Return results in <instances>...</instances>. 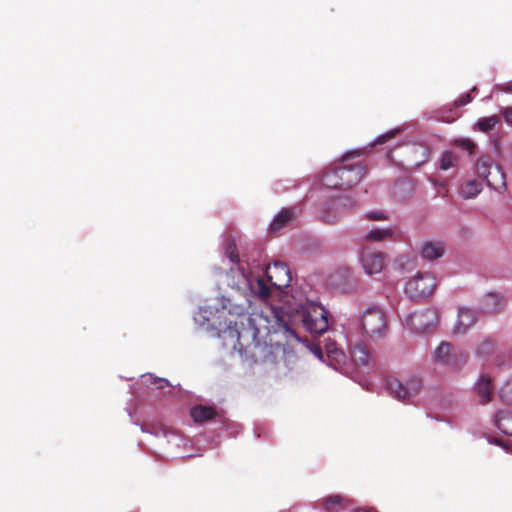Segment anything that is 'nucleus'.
Instances as JSON below:
<instances>
[{"label": "nucleus", "instance_id": "nucleus-7", "mask_svg": "<svg viewBox=\"0 0 512 512\" xmlns=\"http://www.w3.org/2000/svg\"><path fill=\"white\" fill-rule=\"evenodd\" d=\"M475 171L478 176L486 180L489 187L495 190H500L506 185L503 171L494 164L490 155H483L477 160Z\"/></svg>", "mask_w": 512, "mask_h": 512}, {"label": "nucleus", "instance_id": "nucleus-20", "mask_svg": "<svg viewBox=\"0 0 512 512\" xmlns=\"http://www.w3.org/2000/svg\"><path fill=\"white\" fill-rule=\"evenodd\" d=\"M482 188V182L475 179L468 180L467 182L461 185L459 189V194L464 199H472L475 198L482 191Z\"/></svg>", "mask_w": 512, "mask_h": 512}, {"label": "nucleus", "instance_id": "nucleus-13", "mask_svg": "<svg viewBox=\"0 0 512 512\" xmlns=\"http://www.w3.org/2000/svg\"><path fill=\"white\" fill-rule=\"evenodd\" d=\"M473 389L481 404L486 405L492 401L494 385L490 375L481 374L475 382Z\"/></svg>", "mask_w": 512, "mask_h": 512}, {"label": "nucleus", "instance_id": "nucleus-5", "mask_svg": "<svg viewBox=\"0 0 512 512\" xmlns=\"http://www.w3.org/2000/svg\"><path fill=\"white\" fill-rule=\"evenodd\" d=\"M360 324L364 335L372 340L382 339L387 331L386 315L378 307L367 309L360 319Z\"/></svg>", "mask_w": 512, "mask_h": 512}, {"label": "nucleus", "instance_id": "nucleus-15", "mask_svg": "<svg viewBox=\"0 0 512 512\" xmlns=\"http://www.w3.org/2000/svg\"><path fill=\"white\" fill-rule=\"evenodd\" d=\"M298 210L296 207L283 208L272 220L270 230L277 233L289 225L297 216Z\"/></svg>", "mask_w": 512, "mask_h": 512}, {"label": "nucleus", "instance_id": "nucleus-8", "mask_svg": "<svg viewBox=\"0 0 512 512\" xmlns=\"http://www.w3.org/2000/svg\"><path fill=\"white\" fill-rule=\"evenodd\" d=\"M387 389L397 400L409 402L421 391L422 382L418 378H412L404 384L397 378H389L387 379Z\"/></svg>", "mask_w": 512, "mask_h": 512}, {"label": "nucleus", "instance_id": "nucleus-6", "mask_svg": "<svg viewBox=\"0 0 512 512\" xmlns=\"http://www.w3.org/2000/svg\"><path fill=\"white\" fill-rule=\"evenodd\" d=\"M436 286V278L432 273L420 272L406 283L405 293L410 299L421 301L429 298Z\"/></svg>", "mask_w": 512, "mask_h": 512}, {"label": "nucleus", "instance_id": "nucleus-18", "mask_svg": "<svg viewBox=\"0 0 512 512\" xmlns=\"http://www.w3.org/2000/svg\"><path fill=\"white\" fill-rule=\"evenodd\" d=\"M444 254V245L438 241H426L421 248V255L424 259L435 260Z\"/></svg>", "mask_w": 512, "mask_h": 512}, {"label": "nucleus", "instance_id": "nucleus-28", "mask_svg": "<svg viewBox=\"0 0 512 512\" xmlns=\"http://www.w3.org/2000/svg\"><path fill=\"white\" fill-rule=\"evenodd\" d=\"M212 314H213V313H212V311L208 310L207 308H205V309H202V308H201V309L196 313V315H195L194 319H195V321H196L199 325L204 326L205 324H208V325H210V326H212V327H215V328H217V329H219V330L221 331V330H222V328H221V327H217V326H216V322H215V321H213V320L210 318V316H212Z\"/></svg>", "mask_w": 512, "mask_h": 512}, {"label": "nucleus", "instance_id": "nucleus-19", "mask_svg": "<svg viewBox=\"0 0 512 512\" xmlns=\"http://www.w3.org/2000/svg\"><path fill=\"white\" fill-rule=\"evenodd\" d=\"M395 237V231L390 227L380 228L374 227L369 230L365 235L364 239L372 242H381L384 240H391Z\"/></svg>", "mask_w": 512, "mask_h": 512}, {"label": "nucleus", "instance_id": "nucleus-17", "mask_svg": "<svg viewBox=\"0 0 512 512\" xmlns=\"http://www.w3.org/2000/svg\"><path fill=\"white\" fill-rule=\"evenodd\" d=\"M476 314L470 308H460L458 320L455 325V332L463 334L476 322Z\"/></svg>", "mask_w": 512, "mask_h": 512}, {"label": "nucleus", "instance_id": "nucleus-3", "mask_svg": "<svg viewBox=\"0 0 512 512\" xmlns=\"http://www.w3.org/2000/svg\"><path fill=\"white\" fill-rule=\"evenodd\" d=\"M304 327L314 334H322L328 330V311L320 304L307 302L298 311Z\"/></svg>", "mask_w": 512, "mask_h": 512}, {"label": "nucleus", "instance_id": "nucleus-29", "mask_svg": "<svg viewBox=\"0 0 512 512\" xmlns=\"http://www.w3.org/2000/svg\"><path fill=\"white\" fill-rule=\"evenodd\" d=\"M499 123V118L498 116L496 115H493V116H490V117H484V118H480L478 121H477V127L479 128V130H481L482 132H489L491 131L496 124Z\"/></svg>", "mask_w": 512, "mask_h": 512}, {"label": "nucleus", "instance_id": "nucleus-26", "mask_svg": "<svg viewBox=\"0 0 512 512\" xmlns=\"http://www.w3.org/2000/svg\"><path fill=\"white\" fill-rule=\"evenodd\" d=\"M498 396L502 402L506 404H512V374L500 387Z\"/></svg>", "mask_w": 512, "mask_h": 512}, {"label": "nucleus", "instance_id": "nucleus-14", "mask_svg": "<svg viewBox=\"0 0 512 512\" xmlns=\"http://www.w3.org/2000/svg\"><path fill=\"white\" fill-rule=\"evenodd\" d=\"M437 321L438 311L434 308H427L412 315V324L415 328L423 331L435 326Z\"/></svg>", "mask_w": 512, "mask_h": 512}, {"label": "nucleus", "instance_id": "nucleus-1", "mask_svg": "<svg viewBox=\"0 0 512 512\" xmlns=\"http://www.w3.org/2000/svg\"><path fill=\"white\" fill-rule=\"evenodd\" d=\"M247 320L248 328L245 332L251 336L254 349L280 346L281 341L274 340L273 335H281L286 340L290 338L300 340L295 331L288 326L280 307L266 306L260 311L251 313Z\"/></svg>", "mask_w": 512, "mask_h": 512}, {"label": "nucleus", "instance_id": "nucleus-32", "mask_svg": "<svg viewBox=\"0 0 512 512\" xmlns=\"http://www.w3.org/2000/svg\"><path fill=\"white\" fill-rule=\"evenodd\" d=\"M400 131L401 130L399 128H395V129H392V130L386 132L385 134L378 136L375 139V141L372 143V146L382 145V144L386 143L389 139L394 138L398 133H400Z\"/></svg>", "mask_w": 512, "mask_h": 512}, {"label": "nucleus", "instance_id": "nucleus-2", "mask_svg": "<svg viewBox=\"0 0 512 512\" xmlns=\"http://www.w3.org/2000/svg\"><path fill=\"white\" fill-rule=\"evenodd\" d=\"M365 175V169L361 164L349 167H339L323 176L322 182L328 188L351 187L360 182Z\"/></svg>", "mask_w": 512, "mask_h": 512}, {"label": "nucleus", "instance_id": "nucleus-43", "mask_svg": "<svg viewBox=\"0 0 512 512\" xmlns=\"http://www.w3.org/2000/svg\"><path fill=\"white\" fill-rule=\"evenodd\" d=\"M327 350H328V353L335 355V358H337V356H342V353L340 351H338L337 349H332V348L328 347Z\"/></svg>", "mask_w": 512, "mask_h": 512}, {"label": "nucleus", "instance_id": "nucleus-35", "mask_svg": "<svg viewBox=\"0 0 512 512\" xmlns=\"http://www.w3.org/2000/svg\"><path fill=\"white\" fill-rule=\"evenodd\" d=\"M365 218L371 221H384L387 219V215L380 211L368 212Z\"/></svg>", "mask_w": 512, "mask_h": 512}, {"label": "nucleus", "instance_id": "nucleus-27", "mask_svg": "<svg viewBox=\"0 0 512 512\" xmlns=\"http://www.w3.org/2000/svg\"><path fill=\"white\" fill-rule=\"evenodd\" d=\"M459 158L456 153L452 151H446L442 154L440 159V169L449 170L457 166Z\"/></svg>", "mask_w": 512, "mask_h": 512}, {"label": "nucleus", "instance_id": "nucleus-36", "mask_svg": "<svg viewBox=\"0 0 512 512\" xmlns=\"http://www.w3.org/2000/svg\"><path fill=\"white\" fill-rule=\"evenodd\" d=\"M456 144L461 146L462 148L468 150L469 153H472L473 149L475 147L474 143L472 141H470L469 139L457 140Z\"/></svg>", "mask_w": 512, "mask_h": 512}, {"label": "nucleus", "instance_id": "nucleus-34", "mask_svg": "<svg viewBox=\"0 0 512 512\" xmlns=\"http://www.w3.org/2000/svg\"><path fill=\"white\" fill-rule=\"evenodd\" d=\"M225 254L229 258L230 262L236 263L238 261V253L236 244L233 241H228L225 247Z\"/></svg>", "mask_w": 512, "mask_h": 512}, {"label": "nucleus", "instance_id": "nucleus-39", "mask_svg": "<svg viewBox=\"0 0 512 512\" xmlns=\"http://www.w3.org/2000/svg\"><path fill=\"white\" fill-rule=\"evenodd\" d=\"M490 444H496L498 446H501L506 451H512L511 447L509 446V443H504L503 441L493 438L488 441Z\"/></svg>", "mask_w": 512, "mask_h": 512}, {"label": "nucleus", "instance_id": "nucleus-10", "mask_svg": "<svg viewBox=\"0 0 512 512\" xmlns=\"http://www.w3.org/2000/svg\"><path fill=\"white\" fill-rule=\"evenodd\" d=\"M360 263L368 275L378 274L386 263V255L380 251L365 247L360 252Z\"/></svg>", "mask_w": 512, "mask_h": 512}, {"label": "nucleus", "instance_id": "nucleus-9", "mask_svg": "<svg viewBox=\"0 0 512 512\" xmlns=\"http://www.w3.org/2000/svg\"><path fill=\"white\" fill-rule=\"evenodd\" d=\"M356 206V201L348 195L333 197L325 204L323 219L327 223H335Z\"/></svg>", "mask_w": 512, "mask_h": 512}, {"label": "nucleus", "instance_id": "nucleus-4", "mask_svg": "<svg viewBox=\"0 0 512 512\" xmlns=\"http://www.w3.org/2000/svg\"><path fill=\"white\" fill-rule=\"evenodd\" d=\"M469 355L453 348L448 342H442L433 353L435 365L444 367L450 371H459L467 363Z\"/></svg>", "mask_w": 512, "mask_h": 512}, {"label": "nucleus", "instance_id": "nucleus-31", "mask_svg": "<svg viewBox=\"0 0 512 512\" xmlns=\"http://www.w3.org/2000/svg\"><path fill=\"white\" fill-rule=\"evenodd\" d=\"M342 505V498L338 495L330 496L325 500L326 512H337Z\"/></svg>", "mask_w": 512, "mask_h": 512}, {"label": "nucleus", "instance_id": "nucleus-23", "mask_svg": "<svg viewBox=\"0 0 512 512\" xmlns=\"http://www.w3.org/2000/svg\"><path fill=\"white\" fill-rule=\"evenodd\" d=\"M495 350L496 346L492 340L483 339L476 345L475 355L482 360H486L494 354Z\"/></svg>", "mask_w": 512, "mask_h": 512}, {"label": "nucleus", "instance_id": "nucleus-30", "mask_svg": "<svg viewBox=\"0 0 512 512\" xmlns=\"http://www.w3.org/2000/svg\"><path fill=\"white\" fill-rule=\"evenodd\" d=\"M143 378H144V383L147 386H154L157 389H163L169 385V381L167 379L157 378V377L153 376L152 374L145 375V376H143Z\"/></svg>", "mask_w": 512, "mask_h": 512}, {"label": "nucleus", "instance_id": "nucleus-44", "mask_svg": "<svg viewBox=\"0 0 512 512\" xmlns=\"http://www.w3.org/2000/svg\"><path fill=\"white\" fill-rule=\"evenodd\" d=\"M503 91L512 93V85H507L502 88Z\"/></svg>", "mask_w": 512, "mask_h": 512}, {"label": "nucleus", "instance_id": "nucleus-11", "mask_svg": "<svg viewBox=\"0 0 512 512\" xmlns=\"http://www.w3.org/2000/svg\"><path fill=\"white\" fill-rule=\"evenodd\" d=\"M266 275L271 286L282 291L291 282V274L288 266L280 261L274 262L266 267Z\"/></svg>", "mask_w": 512, "mask_h": 512}, {"label": "nucleus", "instance_id": "nucleus-12", "mask_svg": "<svg viewBox=\"0 0 512 512\" xmlns=\"http://www.w3.org/2000/svg\"><path fill=\"white\" fill-rule=\"evenodd\" d=\"M239 275L244 283L249 284L251 292L262 301H268L275 296L276 292H279L273 286H269L263 279L257 278L249 281L243 272H239Z\"/></svg>", "mask_w": 512, "mask_h": 512}, {"label": "nucleus", "instance_id": "nucleus-40", "mask_svg": "<svg viewBox=\"0 0 512 512\" xmlns=\"http://www.w3.org/2000/svg\"><path fill=\"white\" fill-rule=\"evenodd\" d=\"M471 102V97L469 94H466L465 96L461 97L458 101L459 105H466Z\"/></svg>", "mask_w": 512, "mask_h": 512}, {"label": "nucleus", "instance_id": "nucleus-24", "mask_svg": "<svg viewBox=\"0 0 512 512\" xmlns=\"http://www.w3.org/2000/svg\"><path fill=\"white\" fill-rule=\"evenodd\" d=\"M351 357L358 365H367L370 359L369 352L365 345L356 344L351 349Z\"/></svg>", "mask_w": 512, "mask_h": 512}, {"label": "nucleus", "instance_id": "nucleus-38", "mask_svg": "<svg viewBox=\"0 0 512 512\" xmlns=\"http://www.w3.org/2000/svg\"><path fill=\"white\" fill-rule=\"evenodd\" d=\"M223 334L224 335H229V336H234L236 335L237 336V343H239V339L241 337V335L237 332V330L235 328H232L231 327V322L229 323V325L227 326V329L226 330H223Z\"/></svg>", "mask_w": 512, "mask_h": 512}, {"label": "nucleus", "instance_id": "nucleus-25", "mask_svg": "<svg viewBox=\"0 0 512 512\" xmlns=\"http://www.w3.org/2000/svg\"><path fill=\"white\" fill-rule=\"evenodd\" d=\"M502 305V298L495 293H491L485 297L482 309L485 313H493L499 310L502 307Z\"/></svg>", "mask_w": 512, "mask_h": 512}, {"label": "nucleus", "instance_id": "nucleus-22", "mask_svg": "<svg viewBox=\"0 0 512 512\" xmlns=\"http://www.w3.org/2000/svg\"><path fill=\"white\" fill-rule=\"evenodd\" d=\"M411 152L413 155L411 159V165L415 167H419L420 165L424 164L430 157L429 148L421 144L413 145Z\"/></svg>", "mask_w": 512, "mask_h": 512}, {"label": "nucleus", "instance_id": "nucleus-21", "mask_svg": "<svg viewBox=\"0 0 512 512\" xmlns=\"http://www.w3.org/2000/svg\"><path fill=\"white\" fill-rule=\"evenodd\" d=\"M190 413L195 422L211 420L217 416V412L213 407L203 405L193 407Z\"/></svg>", "mask_w": 512, "mask_h": 512}, {"label": "nucleus", "instance_id": "nucleus-33", "mask_svg": "<svg viewBox=\"0 0 512 512\" xmlns=\"http://www.w3.org/2000/svg\"><path fill=\"white\" fill-rule=\"evenodd\" d=\"M221 307H222V310H228V312L230 314L235 313V314L241 315V313L243 311V308L240 306H232L231 300L224 296L221 298Z\"/></svg>", "mask_w": 512, "mask_h": 512}, {"label": "nucleus", "instance_id": "nucleus-16", "mask_svg": "<svg viewBox=\"0 0 512 512\" xmlns=\"http://www.w3.org/2000/svg\"><path fill=\"white\" fill-rule=\"evenodd\" d=\"M495 426L503 433L512 436V410L498 409L493 417Z\"/></svg>", "mask_w": 512, "mask_h": 512}, {"label": "nucleus", "instance_id": "nucleus-42", "mask_svg": "<svg viewBox=\"0 0 512 512\" xmlns=\"http://www.w3.org/2000/svg\"><path fill=\"white\" fill-rule=\"evenodd\" d=\"M359 155H360V151H352V152H349L346 155H344L342 159L346 160L350 157L359 156Z\"/></svg>", "mask_w": 512, "mask_h": 512}, {"label": "nucleus", "instance_id": "nucleus-41", "mask_svg": "<svg viewBox=\"0 0 512 512\" xmlns=\"http://www.w3.org/2000/svg\"><path fill=\"white\" fill-rule=\"evenodd\" d=\"M312 352H313V354H314L317 358H319L320 360H322V358H323V352H322V350H321V348H320V347H314V348L312 349Z\"/></svg>", "mask_w": 512, "mask_h": 512}, {"label": "nucleus", "instance_id": "nucleus-37", "mask_svg": "<svg viewBox=\"0 0 512 512\" xmlns=\"http://www.w3.org/2000/svg\"><path fill=\"white\" fill-rule=\"evenodd\" d=\"M500 111L505 122L509 125H512V107H503Z\"/></svg>", "mask_w": 512, "mask_h": 512}]
</instances>
